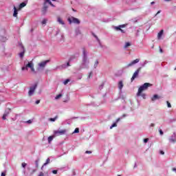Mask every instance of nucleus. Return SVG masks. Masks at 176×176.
Wrapping results in <instances>:
<instances>
[{"mask_svg":"<svg viewBox=\"0 0 176 176\" xmlns=\"http://www.w3.org/2000/svg\"><path fill=\"white\" fill-rule=\"evenodd\" d=\"M152 86V84L149 82H145L143 85L140 86L138 89V91L137 93L138 97H140L141 96V93L145 90H148V87H151Z\"/></svg>","mask_w":176,"mask_h":176,"instance_id":"nucleus-1","label":"nucleus"},{"mask_svg":"<svg viewBox=\"0 0 176 176\" xmlns=\"http://www.w3.org/2000/svg\"><path fill=\"white\" fill-rule=\"evenodd\" d=\"M67 21H69V24H80V21L78 19L75 18L74 16L69 17L67 19Z\"/></svg>","mask_w":176,"mask_h":176,"instance_id":"nucleus-2","label":"nucleus"},{"mask_svg":"<svg viewBox=\"0 0 176 176\" xmlns=\"http://www.w3.org/2000/svg\"><path fill=\"white\" fill-rule=\"evenodd\" d=\"M140 71H141V67H139L133 74L132 78H131V82H133L134 79L140 75Z\"/></svg>","mask_w":176,"mask_h":176,"instance_id":"nucleus-3","label":"nucleus"},{"mask_svg":"<svg viewBox=\"0 0 176 176\" xmlns=\"http://www.w3.org/2000/svg\"><path fill=\"white\" fill-rule=\"evenodd\" d=\"M65 133H67V130H65V129L54 131V134L55 135H56V137H58V135H64V134H65Z\"/></svg>","mask_w":176,"mask_h":176,"instance_id":"nucleus-4","label":"nucleus"},{"mask_svg":"<svg viewBox=\"0 0 176 176\" xmlns=\"http://www.w3.org/2000/svg\"><path fill=\"white\" fill-rule=\"evenodd\" d=\"M38 85L35 84L33 87H31L30 88V90L28 91L29 96H32L34 93H35V90L36 89Z\"/></svg>","mask_w":176,"mask_h":176,"instance_id":"nucleus-5","label":"nucleus"},{"mask_svg":"<svg viewBox=\"0 0 176 176\" xmlns=\"http://www.w3.org/2000/svg\"><path fill=\"white\" fill-rule=\"evenodd\" d=\"M10 111L11 109L9 108L6 109L4 114L3 115V117H2L3 120H6V116H9V114L10 113Z\"/></svg>","mask_w":176,"mask_h":176,"instance_id":"nucleus-6","label":"nucleus"},{"mask_svg":"<svg viewBox=\"0 0 176 176\" xmlns=\"http://www.w3.org/2000/svg\"><path fill=\"white\" fill-rule=\"evenodd\" d=\"M126 27H127V24L120 25L118 26H115L114 30H116V31H119V30L126 28Z\"/></svg>","mask_w":176,"mask_h":176,"instance_id":"nucleus-7","label":"nucleus"},{"mask_svg":"<svg viewBox=\"0 0 176 176\" xmlns=\"http://www.w3.org/2000/svg\"><path fill=\"white\" fill-rule=\"evenodd\" d=\"M47 63H49V60L41 62L40 63H38V67H40V68H45V67H46V64H47Z\"/></svg>","mask_w":176,"mask_h":176,"instance_id":"nucleus-8","label":"nucleus"},{"mask_svg":"<svg viewBox=\"0 0 176 176\" xmlns=\"http://www.w3.org/2000/svg\"><path fill=\"white\" fill-rule=\"evenodd\" d=\"M140 58H136L135 60L131 62L129 64H128V67H131L134 65L135 64H137L138 63H140Z\"/></svg>","mask_w":176,"mask_h":176,"instance_id":"nucleus-9","label":"nucleus"},{"mask_svg":"<svg viewBox=\"0 0 176 176\" xmlns=\"http://www.w3.org/2000/svg\"><path fill=\"white\" fill-rule=\"evenodd\" d=\"M82 54H83V56H84L83 61H84V63H86V61H87V54H86V50L85 49L82 50Z\"/></svg>","mask_w":176,"mask_h":176,"instance_id":"nucleus-10","label":"nucleus"},{"mask_svg":"<svg viewBox=\"0 0 176 176\" xmlns=\"http://www.w3.org/2000/svg\"><path fill=\"white\" fill-rule=\"evenodd\" d=\"M163 34H164V30H161L160 32L157 34V39H162V36H163Z\"/></svg>","mask_w":176,"mask_h":176,"instance_id":"nucleus-11","label":"nucleus"},{"mask_svg":"<svg viewBox=\"0 0 176 176\" xmlns=\"http://www.w3.org/2000/svg\"><path fill=\"white\" fill-rule=\"evenodd\" d=\"M26 70H28V68L32 69L34 67V63L32 62H29L26 65Z\"/></svg>","mask_w":176,"mask_h":176,"instance_id":"nucleus-12","label":"nucleus"},{"mask_svg":"<svg viewBox=\"0 0 176 176\" xmlns=\"http://www.w3.org/2000/svg\"><path fill=\"white\" fill-rule=\"evenodd\" d=\"M49 163H50V158L47 159L46 162L44 163L43 166L41 167V170H43V167H45V166H47V164H49Z\"/></svg>","mask_w":176,"mask_h":176,"instance_id":"nucleus-13","label":"nucleus"},{"mask_svg":"<svg viewBox=\"0 0 176 176\" xmlns=\"http://www.w3.org/2000/svg\"><path fill=\"white\" fill-rule=\"evenodd\" d=\"M159 98H160V96L155 94L152 97L151 100L152 101H156V100H159Z\"/></svg>","mask_w":176,"mask_h":176,"instance_id":"nucleus-14","label":"nucleus"},{"mask_svg":"<svg viewBox=\"0 0 176 176\" xmlns=\"http://www.w3.org/2000/svg\"><path fill=\"white\" fill-rule=\"evenodd\" d=\"M17 8H16V6H14V14H13V16L14 17H17Z\"/></svg>","mask_w":176,"mask_h":176,"instance_id":"nucleus-15","label":"nucleus"},{"mask_svg":"<svg viewBox=\"0 0 176 176\" xmlns=\"http://www.w3.org/2000/svg\"><path fill=\"white\" fill-rule=\"evenodd\" d=\"M118 89H120V90H122V89H123V81H120L118 82Z\"/></svg>","mask_w":176,"mask_h":176,"instance_id":"nucleus-16","label":"nucleus"},{"mask_svg":"<svg viewBox=\"0 0 176 176\" xmlns=\"http://www.w3.org/2000/svg\"><path fill=\"white\" fill-rule=\"evenodd\" d=\"M58 23H59V24H61L62 25H64L65 24L64 21L60 16L58 17Z\"/></svg>","mask_w":176,"mask_h":176,"instance_id":"nucleus-17","label":"nucleus"},{"mask_svg":"<svg viewBox=\"0 0 176 176\" xmlns=\"http://www.w3.org/2000/svg\"><path fill=\"white\" fill-rule=\"evenodd\" d=\"M169 142H171L172 144H175L176 142V138H169Z\"/></svg>","mask_w":176,"mask_h":176,"instance_id":"nucleus-18","label":"nucleus"},{"mask_svg":"<svg viewBox=\"0 0 176 176\" xmlns=\"http://www.w3.org/2000/svg\"><path fill=\"white\" fill-rule=\"evenodd\" d=\"M25 6H27V3L23 2L19 5V9H23V8H25Z\"/></svg>","mask_w":176,"mask_h":176,"instance_id":"nucleus-19","label":"nucleus"},{"mask_svg":"<svg viewBox=\"0 0 176 176\" xmlns=\"http://www.w3.org/2000/svg\"><path fill=\"white\" fill-rule=\"evenodd\" d=\"M53 138H54V136H50L48 138V144H50L53 141Z\"/></svg>","mask_w":176,"mask_h":176,"instance_id":"nucleus-20","label":"nucleus"},{"mask_svg":"<svg viewBox=\"0 0 176 176\" xmlns=\"http://www.w3.org/2000/svg\"><path fill=\"white\" fill-rule=\"evenodd\" d=\"M49 3L51 6L54 8V5L53 4V3H52V1H50V0H45V3Z\"/></svg>","mask_w":176,"mask_h":176,"instance_id":"nucleus-21","label":"nucleus"},{"mask_svg":"<svg viewBox=\"0 0 176 176\" xmlns=\"http://www.w3.org/2000/svg\"><path fill=\"white\" fill-rule=\"evenodd\" d=\"M25 53V50H23V52H21L19 54V56L21 57V58H23V57H24V54Z\"/></svg>","mask_w":176,"mask_h":176,"instance_id":"nucleus-22","label":"nucleus"},{"mask_svg":"<svg viewBox=\"0 0 176 176\" xmlns=\"http://www.w3.org/2000/svg\"><path fill=\"white\" fill-rule=\"evenodd\" d=\"M129 46H131V44L129 42L125 43V45L124 46V49H127V47H129Z\"/></svg>","mask_w":176,"mask_h":176,"instance_id":"nucleus-23","label":"nucleus"},{"mask_svg":"<svg viewBox=\"0 0 176 176\" xmlns=\"http://www.w3.org/2000/svg\"><path fill=\"white\" fill-rule=\"evenodd\" d=\"M56 120H57V116H56L54 118H50L49 119L50 122H56Z\"/></svg>","mask_w":176,"mask_h":176,"instance_id":"nucleus-24","label":"nucleus"},{"mask_svg":"<svg viewBox=\"0 0 176 176\" xmlns=\"http://www.w3.org/2000/svg\"><path fill=\"white\" fill-rule=\"evenodd\" d=\"M63 97L62 94H58L55 97V100H58V98H61Z\"/></svg>","mask_w":176,"mask_h":176,"instance_id":"nucleus-25","label":"nucleus"},{"mask_svg":"<svg viewBox=\"0 0 176 176\" xmlns=\"http://www.w3.org/2000/svg\"><path fill=\"white\" fill-rule=\"evenodd\" d=\"M79 133V128H76L74 131L73 132V134H76Z\"/></svg>","mask_w":176,"mask_h":176,"instance_id":"nucleus-26","label":"nucleus"},{"mask_svg":"<svg viewBox=\"0 0 176 176\" xmlns=\"http://www.w3.org/2000/svg\"><path fill=\"white\" fill-rule=\"evenodd\" d=\"M47 23V19H43L41 22L42 25H44V24H46Z\"/></svg>","mask_w":176,"mask_h":176,"instance_id":"nucleus-27","label":"nucleus"},{"mask_svg":"<svg viewBox=\"0 0 176 176\" xmlns=\"http://www.w3.org/2000/svg\"><path fill=\"white\" fill-rule=\"evenodd\" d=\"M70 81L69 79H66L64 82H63V84L64 85H68L69 82Z\"/></svg>","mask_w":176,"mask_h":176,"instance_id":"nucleus-28","label":"nucleus"},{"mask_svg":"<svg viewBox=\"0 0 176 176\" xmlns=\"http://www.w3.org/2000/svg\"><path fill=\"white\" fill-rule=\"evenodd\" d=\"M98 66V60H96L94 67V68H97Z\"/></svg>","mask_w":176,"mask_h":176,"instance_id":"nucleus-29","label":"nucleus"},{"mask_svg":"<svg viewBox=\"0 0 176 176\" xmlns=\"http://www.w3.org/2000/svg\"><path fill=\"white\" fill-rule=\"evenodd\" d=\"M166 104H167L168 108H171V103H170V102L166 101Z\"/></svg>","mask_w":176,"mask_h":176,"instance_id":"nucleus-30","label":"nucleus"},{"mask_svg":"<svg viewBox=\"0 0 176 176\" xmlns=\"http://www.w3.org/2000/svg\"><path fill=\"white\" fill-rule=\"evenodd\" d=\"M116 126H118V124H116V123H113L111 126L110 129H113V127H116Z\"/></svg>","mask_w":176,"mask_h":176,"instance_id":"nucleus-31","label":"nucleus"},{"mask_svg":"<svg viewBox=\"0 0 176 176\" xmlns=\"http://www.w3.org/2000/svg\"><path fill=\"white\" fill-rule=\"evenodd\" d=\"M46 10H47V7L44 6L43 8V12L45 13L46 12Z\"/></svg>","mask_w":176,"mask_h":176,"instance_id":"nucleus-32","label":"nucleus"},{"mask_svg":"<svg viewBox=\"0 0 176 176\" xmlns=\"http://www.w3.org/2000/svg\"><path fill=\"white\" fill-rule=\"evenodd\" d=\"M159 133H160V135H163V134H164L163 131L161 129H159Z\"/></svg>","mask_w":176,"mask_h":176,"instance_id":"nucleus-33","label":"nucleus"},{"mask_svg":"<svg viewBox=\"0 0 176 176\" xmlns=\"http://www.w3.org/2000/svg\"><path fill=\"white\" fill-rule=\"evenodd\" d=\"M149 141V139L148 138H145L144 139V144H146V142H148Z\"/></svg>","mask_w":176,"mask_h":176,"instance_id":"nucleus-34","label":"nucleus"},{"mask_svg":"<svg viewBox=\"0 0 176 176\" xmlns=\"http://www.w3.org/2000/svg\"><path fill=\"white\" fill-rule=\"evenodd\" d=\"M118 31H120L122 34H126V31H124L123 29L118 30Z\"/></svg>","mask_w":176,"mask_h":176,"instance_id":"nucleus-35","label":"nucleus"},{"mask_svg":"<svg viewBox=\"0 0 176 176\" xmlns=\"http://www.w3.org/2000/svg\"><path fill=\"white\" fill-rule=\"evenodd\" d=\"M140 96H141L143 98H145V97H146V95L145 94H142V93L140 94Z\"/></svg>","mask_w":176,"mask_h":176,"instance_id":"nucleus-36","label":"nucleus"},{"mask_svg":"<svg viewBox=\"0 0 176 176\" xmlns=\"http://www.w3.org/2000/svg\"><path fill=\"white\" fill-rule=\"evenodd\" d=\"M26 166H27V164L25 162L22 163V167H23V168H25Z\"/></svg>","mask_w":176,"mask_h":176,"instance_id":"nucleus-37","label":"nucleus"},{"mask_svg":"<svg viewBox=\"0 0 176 176\" xmlns=\"http://www.w3.org/2000/svg\"><path fill=\"white\" fill-rule=\"evenodd\" d=\"M38 176H45V173H43V172H40Z\"/></svg>","mask_w":176,"mask_h":176,"instance_id":"nucleus-38","label":"nucleus"},{"mask_svg":"<svg viewBox=\"0 0 176 176\" xmlns=\"http://www.w3.org/2000/svg\"><path fill=\"white\" fill-rule=\"evenodd\" d=\"M80 34V30H76V35H79Z\"/></svg>","mask_w":176,"mask_h":176,"instance_id":"nucleus-39","label":"nucleus"},{"mask_svg":"<svg viewBox=\"0 0 176 176\" xmlns=\"http://www.w3.org/2000/svg\"><path fill=\"white\" fill-rule=\"evenodd\" d=\"M26 123H28L29 124H31V123H32V120H29L26 122Z\"/></svg>","mask_w":176,"mask_h":176,"instance_id":"nucleus-40","label":"nucleus"},{"mask_svg":"<svg viewBox=\"0 0 176 176\" xmlns=\"http://www.w3.org/2000/svg\"><path fill=\"white\" fill-rule=\"evenodd\" d=\"M36 167L38 168L39 167V164L38 161H36Z\"/></svg>","mask_w":176,"mask_h":176,"instance_id":"nucleus-41","label":"nucleus"},{"mask_svg":"<svg viewBox=\"0 0 176 176\" xmlns=\"http://www.w3.org/2000/svg\"><path fill=\"white\" fill-rule=\"evenodd\" d=\"M30 69H31L32 72H35V69L34 68V66H32Z\"/></svg>","mask_w":176,"mask_h":176,"instance_id":"nucleus-42","label":"nucleus"},{"mask_svg":"<svg viewBox=\"0 0 176 176\" xmlns=\"http://www.w3.org/2000/svg\"><path fill=\"white\" fill-rule=\"evenodd\" d=\"M53 174H57V170H52Z\"/></svg>","mask_w":176,"mask_h":176,"instance_id":"nucleus-43","label":"nucleus"},{"mask_svg":"<svg viewBox=\"0 0 176 176\" xmlns=\"http://www.w3.org/2000/svg\"><path fill=\"white\" fill-rule=\"evenodd\" d=\"M93 74V72H89V78H91V75Z\"/></svg>","mask_w":176,"mask_h":176,"instance_id":"nucleus-44","label":"nucleus"},{"mask_svg":"<svg viewBox=\"0 0 176 176\" xmlns=\"http://www.w3.org/2000/svg\"><path fill=\"white\" fill-rule=\"evenodd\" d=\"M1 176H6V173H5V172H2Z\"/></svg>","mask_w":176,"mask_h":176,"instance_id":"nucleus-45","label":"nucleus"},{"mask_svg":"<svg viewBox=\"0 0 176 176\" xmlns=\"http://www.w3.org/2000/svg\"><path fill=\"white\" fill-rule=\"evenodd\" d=\"M25 69H27V67L26 66L22 67V71H24Z\"/></svg>","mask_w":176,"mask_h":176,"instance_id":"nucleus-46","label":"nucleus"},{"mask_svg":"<svg viewBox=\"0 0 176 176\" xmlns=\"http://www.w3.org/2000/svg\"><path fill=\"white\" fill-rule=\"evenodd\" d=\"M150 127H155V124L152 123V124L150 125Z\"/></svg>","mask_w":176,"mask_h":176,"instance_id":"nucleus-47","label":"nucleus"},{"mask_svg":"<svg viewBox=\"0 0 176 176\" xmlns=\"http://www.w3.org/2000/svg\"><path fill=\"white\" fill-rule=\"evenodd\" d=\"M40 102H41V100H36V104H39Z\"/></svg>","mask_w":176,"mask_h":176,"instance_id":"nucleus-48","label":"nucleus"},{"mask_svg":"<svg viewBox=\"0 0 176 176\" xmlns=\"http://www.w3.org/2000/svg\"><path fill=\"white\" fill-rule=\"evenodd\" d=\"M85 153H89V154H90V153H91V151H85Z\"/></svg>","mask_w":176,"mask_h":176,"instance_id":"nucleus-49","label":"nucleus"},{"mask_svg":"<svg viewBox=\"0 0 176 176\" xmlns=\"http://www.w3.org/2000/svg\"><path fill=\"white\" fill-rule=\"evenodd\" d=\"M160 153H161V155H164V151H160Z\"/></svg>","mask_w":176,"mask_h":176,"instance_id":"nucleus-50","label":"nucleus"},{"mask_svg":"<svg viewBox=\"0 0 176 176\" xmlns=\"http://www.w3.org/2000/svg\"><path fill=\"white\" fill-rule=\"evenodd\" d=\"M160 53H163V50L162 48L160 49Z\"/></svg>","mask_w":176,"mask_h":176,"instance_id":"nucleus-51","label":"nucleus"},{"mask_svg":"<svg viewBox=\"0 0 176 176\" xmlns=\"http://www.w3.org/2000/svg\"><path fill=\"white\" fill-rule=\"evenodd\" d=\"M151 5H155V2H154V1H152V2L151 3Z\"/></svg>","mask_w":176,"mask_h":176,"instance_id":"nucleus-52","label":"nucleus"},{"mask_svg":"<svg viewBox=\"0 0 176 176\" xmlns=\"http://www.w3.org/2000/svg\"><path fill=\"white\" fill-rule=\"evenodd\" d=\"M159 13H160V10L157 12V14H155V16H157V14H159Z\"/></svg>","mask_w":176,"mask_h":176,"instance_id":"nucleus-53","label":"nucleus"},{"mask_svg":"<svg viewBox=\"0 0 176 176\" xmlns=\"http://www.w3.org/2000/svg\"><path fill=\"white\" fill-rule=\"evenodd\" d=\"M120 120V118H118L117 120H116L117 123H118V122H119Z\"/></svg>","mask_w":176,"mask_h":176,"instance_id":"nucleus-54","label":"nucleus"},{"mask_svg":"<svg viewBox=\"0 0 176 176\" xmlns=\"http://www.w3.org/2000/svg\"><path fill=\"white\" fill-rule=\"evenodd\" d=\"M35 171H36V170H32V174H34V173H35Z\"/></svg>","mask_w":176,"mask_h":176,"instance_id":"nucleus-55","label":"nucleus"},{"mask_svg":"<svg viewBox=\"0 0 176 176\" xmlns=\"http://www.w3.org/2000/svg\"><path fill=\"white\" fill-rule=\"evenodd\" d=\"M166 1V2H170V1H171V0H165Z\"/></svg>","mask_w":176,"mask_h":176,"instance_id":"nucleus-56","label":"nucleus"},{"mask_svg":"<svg viewBox=\"0 0 176 176\" xmlns=\"http://www.w3.org/2000/svg\"><path fill=\"white\" fill-rule=\"evenodd\" d=\"M67 67H69V63H67Z\"/></svg>","mask_w":176,"mask_h":176,"instance_id":"nucleus-57","label":"nucleus"},{"mask_svg":"<svg viewBox=\"0 0 176 176\" xmlns=\"http://www.w3.org/2000/svg\"><path fill=\"white\" fill-rule=\"evenodd\" d=\"M122 116H123V118H125V116H126V114H124Z\"/></svg>","mask_w":176,"mask_h":176,"instance_id":"nucleus-58","label":"nucleus"},{"mask_svg":"<svg viewBox=\"0 0 176 176\" xmlns=\"http://www.w3.org/2000/svg\"><path fill=\"white\" fill-rule=\"evenodd\" d=\"M52 1H56V0H52Z\"/></svg>","mask_w":176,"mask_h":176,"instance_id":"nucleus-59","label":"nucleus"},{"mask_svg":"<svg viewBox=\"0 0 176 176\" xmlns=\"http://www.w3.org/2000/svg\"><path fill=\"white\" fill-rule=\"evenodd\" d=\"M118 176H120V175H118Z\"/></svg>","mask_w":176,"mask_h":176,"instance_id":"nucleus-60","label":"nucleus"},{"mask_svg":"<svg viewBox=\"0 0 176 176\" xmlns=\"http://www.w3.org/2000/svg\"><path fill=\"white\" fill-rule=\"evenodd\" d=\"M176 69V67L175 68V70Z\"/></svg>","mask_w":176,"mask_h":176,"instance_id":"nucleus-61","label":"nucleus"}]
</instances>
